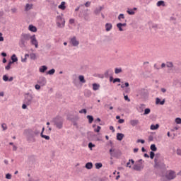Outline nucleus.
<instances>
[{
  "label": "nucleus",
  "mask_w": 181,
  "mask_h": 181,
  "mask_svg": "<svg viewBox=\"0 0 181 181\" xmlns=\"http://www.w3.org/2000/svg\"><path fill=\"white\" fill-rule=\"evenodd\" d=\"M175 122H176V124H181V119H180V117H177L175 119Z\"/></svg>",
  "instance_id": "46"
},
{
  "label": "nucleus",
  "mask_w": 181,
  "mask_h": 181,
  "mask_svg": "<svg viewBox=\"0 0 181 181\" xmlns=\"http://www.w3.org/2000/svg\"><path fill=\"white\" fill-rule=\"evenodd\" d=\"M6 179H12V175L7 173L6 175Z\"/></svg>",
  "instance_id": "48"
},
{
  "label": "nucleus",
  "mask_w": 181,
  "mask_h": 181,
  "mask_svg": "<svg viewBox=\"0 0 181 181\" xmlns=\"http://www.w3.org/2000/svg\"><path fill=\"white\" fill-rule=\"evenodd\" d=\"M117 28H118L119 32H122L124 29H122V23H119L117 24Z\"/></svg>",
  "instance_id": "25"
},
{
  "label": "nucleus",
  "mask_w": 181,
  "mask_h": 181,
  "mask_svg": "<svg viewBox=\"0 0 181 181\" xmlns=\"http://www.w3.org/2000/svg\"><path fill=\"white\" fill-rule=\"evenodd\" d=\"M28 30L35 33L37 32V28H36V27L33 25H30L28 27Z\"/></svg>",
  "instance_id": "10"
},
{
  "label": "nucleus",
  "mask_w": 181,
  "mask_h": 181,
  "mask_svg": "<svg viewBox=\"0 0 181 181\" xmlns=\"http://www.w3.org/2000/svg\"><path fill=\"white\" fill-rule=\"evenodd\" d=\"M125 16H124V14H119L118 16V19L121 20V19H124Z\"/></svg>",
  "instance_id": "49"
},
{
  "label": "nucleus",
  "mask_w": 181,
  "mask_h": 181,
  "mask_svg": "<svg viewBox=\"0 0 181 181\" xmlns=\"http://www.w3.org/2000/svg\"><path fill=\"white\" fill-rule=\"evenodd\" d=\"M166 66L168 68H172L173 67V64L172 62H167Z\"/></svg>",
  "instance_id": "39"
},
{
  "label": "nucleus",
  "mask_w": 181,
  "mask_h": 181,
  "mask_svg": "<svg viewBox=\"0 0 181 181\" xmlns=\"http://www.w3.org/2000/svg\"><path fill=\"white\" fill-rule=\"evenodd\" d=\"M12 64H13V63L9 62L8 64V65L6 66L5 69H6V70H11V67H12Z\"/></svg>",
  "instance_id": "29"
},
{
  "label": "nucleus",
  "mask_w": 181,
  "mask_h": 181,
  "mask_svg": "<svg viewBox=\"0 0 181 181\" xmlns=\"http://www.w3.org/2000/svg\"><path fill=\"white\" fill-rule=\"evenodd\" d=\"M8 81H13V77H10L9 78H8Z\"/></svg>",
  "instance_id": "63"
},
{
  "label": "nucleus",
  "mask_w": 181,
  "mask_h": 181,
  "mask_svg": "<svg viewBox=\"0 0 181 181\" xmlns=\"http://www.w3.org/2000/svg\"><path fill=\"white\" fill-rule=\"evenodd\" d=\"M30 40L31 45L35 46V49H37V47H39V42H37L36 39V35H33Z\"/></svg>",
  "instance_id": "4"
},
{
  "label": "nucleus",
  "mask_w": 181,
  "mask_h": 181,
  "mask_svg": "<svg viewBox=\"0 0 181 181\" xmlns=\"http://www.w3.org/2000/svg\"><path fill=\"white\" fill-rule=\"evenodd\" d=\"M117 141H122V139H124V134L121 133H117Z\"/></svg>",
  "instance_id": "17"
},
{
  "label": "nucleus",
  "mask_w": 181,
  "mask_h": 181,
  "mask_svg": "<svg viewBox=\"0 0 181 181\" xmlns=\"http://www.w3.org/2000/svg\"><path fill=\"white\" fill-rule=\"evenodd\" d=\"M41 136H42V138H45V139H47V141H49V139H50V136L43 135V133H41Z\"/></svg>",
  "instance_id": "37"
},
{
  "label": "nucleus",
  "mask_w": 181,
  "mask_h": 181,
  "mask_svg": "<svg viewBox=\"0 0 181 181\" xmlns=\"http://www.w3.org/2000/svg\"><path fill=\"white\" fill-rule=\"evenodd\" d=\"M47 70V66H42L40 68V73H45V71Z\"/></svg>",
  "instance_id": "21"
},
{
  "label": "nucleus",
  "mask_w": 181,
  "mask_h": 181,
  "mask_svg": "<svg viewBox=\"0 0 181 181\" xmlns=\"http://www.w3.org/2000/svg\"><path fill=\"white\" fill-rule=\"evenodd\" d=\"M57 23L59 28H64V23H66V21H64V18H62V17L59 16L57 17Z\"/></svg>",
  "instance_id": "5"
},
{
  "label": "nucleus",
  "mask_w": 181,
  "mask_h": 181,
  "mask_svg": "<svg viewBox=\"0 0 181 181\" xmlns=\"http://www.w3.org/2000/svg\"><path fill=\"white\" fill-rule=\"evenodd\" d=\"M166 177L167 179H169V180H172L173 179H175V177H176V173H175V172L172 170H170L168 171Z\"/></svg>",
  "instance_id": "6"
},
{
  "label": "nucleus",
  "mask_w": 181,
  "mask_h": 181,
  "mask_svg": "<svg viewBox=\"0 0 181 181\" xmlns=\"http://www.w3.org/2000/svg\"><path fill=\"white\" fill-rule=\"evenodd\" d=\"M33 8V4H27L25 7V11H30Z\"/></svg>",
  "instance_id": "16"
},
{
  "label": "nucleus",
  "mask_w": 181,
  "mask_h": 181,
  "mask_svg": "<svg viewBox=\"0 0 181 181\" xmlns=\"http://www.w3.org/2000/svg\"><path fill=\"white\" fill-rule=\"evenodd\" d=\"M103 8L100 7V8H96L95 11H94V13L95 15H98V13H100V12H101Z\"/></svg>",
  "instance_id": "33"
},
{
  "label": "nucleus",
  "mask_w": 181,
  "mask_h": 181,
  "mask_svg": "<svg viewBox=\"0 0 181 181\" xmlns=\"http://www.w3.org/2000/svg\"><path fill=\"white\" fill-rule=\"evenodd\" d=\"M156 104H160V105H163L165 104V99L160 101L159 98L156 99Z\"/></svg>",
  "instance_id": "15"
},
{
  "label": "nucleus",
  "mask_w": 181,
  "mask_h": 181,
  "mask_svg": "<svg viewBox=\"0 0 181 181\" xmlns=\"http://www.w3.org/2000/svg\"><path fill=\"white\" fill-rule=\"evenodd\" d=\"M137 142L139 143L141 142V144H145V140H142V139H138Z\"/></svg>",
  "instance_id": "57"
},
{
  "label": "nucleus",
  "mask_w": 181,
  "mask_h": 181,
  "mask_svg": "<svg viewBox=\"0 0 181 181\" xmlns=\"http://www.w3.org/2000/svg\"><path fill=\"white\" fill-rule=\"evenodd\" d=\"M79 81H81V83H86V79H84V76L83 75H80L78 76Z\"/></svg>",
  "instance_id": "28"
},
{
  "label": "nucleus",
  "mask_w": 181,
  "mask_h": 181,
  "mask_svg": "<svg viewBox=\"0 0 181 181\" xmlns=\"http://www.w3.org/2000/svg\"><path fill=\"white\" fill-rule=\"evenodd\" d=\"M0 42H4V37H2V33H0Z\"/></svg>",
  "instance_id": "58"
},
{
  "label": "nucleus",
  "mask_w": 181,
  "mask_h": 181,
  "mask_svg": "<svg viewBox=\"0 0 181 181\" xmlns=\"http://www.w3.org/2000/svg\"><path fill=\"white\" fill-rule=\"evenodd\" d=\"M55 71H56V70H54V69H52L47 72V74H49V76H52V75L54 74Z\"/></svg>",
  "instance_id": "36"
},
{
  "label": "nucleus",
  "mask_w": 181,
  "mask_h": 181,
  "mask_svg": "<svg viewBox=\"0 0 181 181\" xmlns=\"http://www.w3.org/2000/svg\"><path fill=\"white\" fill-rule=\"evenodd\" d=\"M136 9L137 8L136 7H134L133 9L128 8L127 12L129 15H135V11H136Z\"/></svg>",
  "instance_id": "12"
},
{
  "label": "nucleus",
  "mask_w": 181,
  "mask_h": 181,
  "mask_svg": "<svg viewBox=\"0 0 181 181\" xmlns=\"http://www.w3.org/2000/svg\"><path fill=\"white\" fill-rule=\"evenodd\" d=\"M39 84H41V86H46V78H40L38 80Z\"/></svg>",
  "instance_id": "11"
},
{
  "label": "nucleus",
  "mask_w": 181,
  "mask_h": 181,
  "mask_svg": "<svg viewBox=\"0 0 181 181\" xmlns=\"http://www.w3.org/2000/svg\"><path fill=\"white\" fill-rule=\"evenodd\" d=\"M100 88V85L97 84V83H93V90L94 91H97V90H98Z\"/></svg>",
  "instance_id": "20"
},
{
  "label": "nucleus",
  "mask_w": 181,
  "mask_h": 181,
  "mask_svg": "<svg viewBox=\"0 0 181 181\" xmlns=\"http://www.w3.org/2000/svg\"><path fill=\"white\" fill-rule=\"evenodd\" d=\"M11 60L12 61H10V62L11 63H16V62H18V57H16V54H13L11 56Z\"/></svg>",
  "instance_id": "18"
},
{
  "label": "nucleus",
  "mask_w": 181,
  "mask_h": 181,
  "mask_svg": "<svg viewBox=\"0 0 181 181\" xmlns=\"http://www.w3.org/2000/svg\"><path fill=\"white\" fill-rule=\"evenodd\" d=\"M130 124L132 125V127H136V125H138V124H139V120L138 119H132L130 120Z\"/></svg>",
  "instance_id": "9"
},
{
  "label": "nucleus",
  "mask_w": 181,
  "mask_h": 181,
  "mask_svg": "<svg viewBox=\"0 0 181 181\" xmlns=\"http://www.w3.org/2000/svg\"><path fill=\"white\" fill-rule=\"evenodd\" d=\"M158 129H159V124H151L150 127V129H151V131H155Z\"/></svg>",
  "instance_id": "13"
},
{
  "label": "nucleus",
  "mask_w": 181,
  "mask_h": 181,
  "mask_svg": "<svg viewBox=\"0 0 181 181\" xmlns=\"http://www.w3.org/2000/svg\"><path fill=\"white\" fill-rule=\"evenodd\" d=\"M159 156H160V154H156V157H155V159H154V162H155L156 165H158V162L159 160Z\"/></svg>",
  "instance_id": "31"
},
{
  "label": "nucleus",
  "mask_w": 181,
  "mask_h": 181,
  "mask_svg": "<svg viewBox=\"0 0 181 181\" xmlns=\"http://www.w3.org/2000/svg\"><path fill=\"white\" fill-rule=\"evenodd\" d=\"M90 5H91V2H90V1H87L85 4V6H86V8H88V6H90Z\"/></svg>",
  "instance_id": "54"
},
{
  "label": "nucleus",
  "mask_w": 181,
  "mask_h": 181,
  "mask_svg": "<svg viewBox=\"0 0 181 181\" xmlns=\"http://www.w3.org/2000/svg\"><path fill=\"white\" fill-rule=\"evenodd\" d=\"M74 22H75V21H74V18H71V19H69V23H70L71 25L74 24Z\"/></svg>",
  "instance_id": "53"
},
{
  "label": "nucleus",
  "mask_w": 181,
  "mask_h": 181,
  "mask_svg": "<svg viewBox=\"0 0 181 181\" xmlns=\"http://www.w3.org/2000/svg\"><path fill=\"white\" fill-rule=\"evenodd\" d=\"M25 58L24 59H22L21 62H26V57H29V54H25Z\"/></svg>",
  "instance_id": "55"
},
{
  "label": "nucleus",
  "mask_w": 181,
  "mask_h": 181,
  "mask_svg": "<svg viewBox=\"0 0 181 181\" xmlns=\"http://www.w3.org/2000/svg\"><path fill=\"white\" fill-rule=\"evenodd\" d=\"M165 6V1H159L157 2V6Z\"/></svg>",
  "instance_id": "32"
},
{
  "label": "nucleus",
  "mask_w": 181,
  "mask_h": 181,
  "mask_svg": "<svg viewBox=\"0 0 181 181\" xmlns=\"http://www.w3.org/2000/svg\"><path fill=\"white\" fill-rule=\"evenodd\" d=\"M86 169H93V163H87L86 164Z\"/></svg>",
  "instance_id": "23"
},
{
  "label": "nucleus",
  "mask_w": 181,
  "mask_h": 181,
  "mask_svg": "<svg viewBox=\"0 0 181 181\" xmlns=\"http://www.w3.org/2000/svg\"><path fill=\"white\" fill-rule=\"evenodd\" d=\"M86 118L88 119L89 124H93V122L94 121V117L91 115H88Z\"/></svg>",
  "instance_id": "19"
},
{
  "label": "nucleus",
  "mask_w": 181,
  "mask_h": 181,
  "mask_svg": "<svg viewBox=\"0 0 181 181\" xmlns=\"http://www.w3.org/2000/svg\"><path fill=\"white\" fill-rule=\"evenodd\" d=\"M150 149L153 152H156V151H158V148H156V146L155 144H151Z\"/></svg>",
  "instance_id": "22"
},
{
  "label": "nucleus",
  "mask_w": 181,
  "mask_h": 181,
  "mask_svg": "<svg viewBox=\"0 0 181 181\" xmlns=\"http://www.w3.org/2000/svg\"><path fill=\"white\" fill-rule=\"evenodd\" d=\"M95 145L93 144V143L88 144V148H90V151H93V148H95Z\"/></svg>",
  "instance_id": "38"
},
{
  "label": "nucleus",
  "mask_w": 181,
  "mask_h": 181,
  "mask_svg": "<svg viewBox=\"0 0 181 181\" xmlns=\"http://www.w3.org/2000/svg\"><path fill=\"white\" fill-rule=\"evenodd\" d=\"M33 100V95L27 93L25 95L24 104L26 105H30L32 100Z\"/></svg>",
  "instance_id": "2"
},
{
  "label": "nucleus",
  "mask_w": 181,
  "mask_h": 181,
  "mask_svg": "<svg viewBox=\"0 0 181 181\" xmlns=\"http://www.w3.org/2000/svg\"><path fill=\"white\" fill-rule=\"evenodd\" d=\"M124 100L126 101H128V103H129L131 101V99H129V98H128V95H124Z\"/></svg>",
  "instance_id": "51"
},
{
  "label": "nucleus",
  "mask_w": 181,
  "mask_h": 181,
  "mask_svg": "<svg viewBox=\"0 0 181 181\" xmlns=\"http://www.w3.org/2000/svg\"><path fill=\"white\" fill-rule=\"evenodd\" d=\"M124 87H129V83L128 82L124 83V85H121V88H124Z\"/></svg>",
  "instance_id": "42"
},
{
  "label": "nucleus",
  "mask_w": 181,
  "mask_h": 181,
  "mask_svg": "<svg viewBox=\"0 0 181 181\" xmlns=\"http://www.w3.org/2000/svg\"><path fill=\"white\" fill-rule=\"evenodd\" d=\"M113 83H121V79L119 78H116L113 80Z\"/></svg>",
  "instance_id": "40"
},
{
  "label": "nucleus",
  "mask_w": 181,
  "mask_h": 181,
  "mask_svg": "<svg viewBox=\"0 0 181 181\" xmlns=\"http://www.w3.org/2000/svg\"><path fill=\"white\" fill-rule=\"evenodd\" d=\"M101 131V127L98 126L96 129H94V132H100Z\"/></svg>",
  "instance_id": "41"
},
{
  "label": "nucleus",
  "mask_w": 181,
  "mask_h": 181,
  "mask_svg": "<svg viewBox=\"0 0 181 181\" xmlns=\"http://www.w3.org/2000/svg\"><path fill=\"white\" fill-rule=\"evenodd\" d=\"M59 9H62V11H64L66 9V2L62 1L61 4L58 6Z\"/></svg>",
  "instance_id": "14"
},
{
  "label": "nucleus",
  "mask_w": 181,
  "mask_h": 181,
  "mask_svg": "<svg viewBox=\"0 0 181 181\" xmlns=\"http://www.w3.org/2000/svg\"><path fill=\"white\" fill-rule=\"evenodd\" d=\"M27 107H28V105H26V103H24V104H23V105H22L23 110H26Z\"/></svg>",
  "instance_id": "56"
},
{
  "label": "nucleus",
  "mask_w": 181,
  "mask_h": 181,
  "mask_svg": "<svg viewBox=\"0 0 181 181\" xmlns=\"http://www.w3.org/2000/svg\"><path fill=\"white\" fill-rule=\"evenodd\" d=\"M151 113V109L149 108H146L144 110V115H148V114H150Z\"/></svg>",
  "instance_id": "35"
},
{
  "label": "nucleus",
  "mask_w": 181,
  "mask_h": 181,
  "mask_svg": "<svg viewBox=\"0 0 181 181\" xmlns=\"http://www.w3.org/2000/svg\"><path fill=\"white\" fill-rule=\"evenodd\" d=\"M32 37V35L30 34H22L20 43L21 45H23V46H25V43L28 42V40H30V38Z\"/></svg>",
  "instance_id": "1"
},
{
  "label": "nucleus",
  "mask_w": 181,
  "mask_h": 181,
  "mask_svg": "<svg viewBox=\"0 0 181 181\" xmlns=\"http://www.w3.org/2000/svg\"><path fill=\"white\" fill-rule=\"evenodd\" d=\"M105 28L106 32H110V30H111V29H112V24H111L110 23H107L105 25Z\"/></svg>",
  "instance_id": "8"
},
{
  "label": "nucleus",
  "mask_w": 181,
  "mask_h": 181,
  "mask_svg": "<svg viewBox=\"0 0 181 181\" xmlns=\"http://www.w3.org/2000/svg\"><path fill=\"white\" fill-rule=\"evenodd\" d=\"M177 155H178L179 156H181V149L180 148L177 149Z\"/></svg>",
  "instance_id": "50"
},
{
  "label": "nucleus",
  "mask_w": 181,
  "mask_h": 181,
  "mask_svg": "<svg viewBox=\"0 0 181 181\" xmlns=\"http://www.w3.org/2000/svg\"><path fill=\"white\" fill-rule=\"evenodd\" d=\"M80 114H87V110L86 109H82L79 111Z\"/></svg>",
  "instance_id": "43"
},
{
  "label": "nucleus",
  "mask_w": 181,
  "mask_h": 181,
  "mask_svg": "<svg viewBox=\"0 0 181 181\" xmlns=\"http://www.w3.org/2000/svg\"><path fill=\"white\" fill-rule=\"evenodd\" d=\"M18 147L15 145H13V151H17Z\"/></svg>",
  "instance_id": "61"
},
{
  "label": "nucleus",
  "mask_w": 181,
  "mask_h": 181,
  "mask_svg": "<svg viewBox=\"0 0 181 181\" xmlns=\"http://www.w3.org/2000/svg\"><path fill=\"white\" fill-rule=\"evenodd\" d=\"M131 162H132V165H134V163H135V161H134V160H129V162L127 163V168H131Z\"/></svg>",
  "instance_id": "27"
},
{
  "label": "nucleus",
  "mask_w": 181,
  "mask_h": 181,
  "mask_svg": "<svg viewBox=\"0 0 181 181\" xmlns=\"http://www.w3.org/2000/svg\"><path fill=\"white\" fill-rule=\"evenodd\" d=\"M95 166L96 169H100V168H103V163H96L95 164Z\"/></svg>",
  "instance_id": "30"
},
{
  "label": "nucleus",
  "mask_w": 181,
  "mask_h": 181,
  "mask_svg": "<svg viewBox=\"0 0 181 181\" xmlns=\"http://www.w3.org/2000/svg\"><path fill=\"white\" fill-rule=\"evenodd\" d=\"M17 9L16 8L11 9V12L13 13H15L16 12Z\"/></svg>",
  "instance_id": "62"
},
{
  "label": "nucleus",
  "mask_w": 181,
  "mask_h": 181,
  "mask_svg": "<svg viewBox=\"0 0 181 181\" xmlns=\"http://www.w3.org/2000/svg\"><path fill=\"white\" fill-rule=\"evenodd\" d=\"M119 124H124L125 122V120L124 119H119L118 120Z\"/></svg>",
  "instance_id": "52"
},
{
  "label": "nucleus",
  "mask_w": 181,
  "mask_h": 181,
  "mask_svg": "<svg viewBox=\"0 0 181 181\" xmlns=\"http://www.w3.org/2000/svg\"><path fill=\"white\" fill-rule=\"evenodd\" d=\"M115 74H119V73H122V69L121 68H116L115 69Z\"/></svg>",
  "instance_id": "26"
},
{
  "label": "nucleus",
  "mask_w": 181,
  "mask_h": 181,
  "mask_svg": "<svg viewBox=\"0 0 181 181\" xmlns=\"http://www.w3.org/2000/svg\"><path fill=\"white\" fill-rule=\"evenodd\" d=\"M35 90H40V86H39V84L35 85Z\"/></svg>",
  "instance_id": "60"
},
{
  "label": "nucleus",
  "mask_w": 181,
  "mask_h": 181,
  "mask_svg": "<svg viewBox=\"0 0 181 181\" xmlns=\"http://www.w3.org/2000/svg\"><path fill=\"white\" fill-rule=\"evenodd\" d=\"M133 168L134 169V170H141V169H142V166H141L140 165H134Z\"/></svg>",
  "instance_id": "24"
},
{
  "label": "nucleus",
  "mask_w": 181,
  "mask_h": 181,
  "mask_svg": "<svg viewBox=\"0 0 181 181\" xmlns=\"http://www.w3.org/2000/svg\"><path fill=\"white\" fill-rule=\"evenodd\" d=\"M69 43H71V45H72V46H75V47L80 45V42H78V40H77V38H76V37H73L72 38H71Z\"/></svg>",
  "instance_id": "7"
},
{
  "label": "nucleus",
  "mask_w": 181,
  "mask_h": 181,
  "mask_svg": "<svg viewBox=\"0 0 181 181\" xmlns=\"http://www.w3.org/2000/svg\"><path fill=\"white\" fill-rule=\"evenodd\" d=\"M54 125L58 128V129H62L63 128V119L62 118L57 117L54 120Z\"/></svg>",
  "instance_id": "3"
},
{
  "label": "nucleus",
  "mask_w": 181,
  "mask_h": 181,
  "mask_svg": "<svg viewBox=\"0 0 181 181\" xmlns=\"http://www.w3.org/2000/svg\"><path fill=\"white\" fill-rule=\"evenodd\" d=\"M150 158L151 159H153V158H155V153H153V151L150 152Z\"/></svg>",
  "instance_id": "45"
},
{
  "label": "nucleus",
  "mask_w": 181,
  "mask_h": 181,
  "mask_svg": "<svg viewBox=\"0 0 181 181\" xmlns=\"http://www.w3.org/2000/svg\"><path fill=\"white\" fill-rule=\"evenodd\" d=\"M161 91L162 93H165L166 91V89H165V88H161Z\"/></svg>",
  "instance_id": "64"
},
{
  "label": "nucleus",
  "mask_w": 181,
  "mask_h": 181,
  "mask_svg": "<svg viewBox=\"0 0 181 181\" xmlns=\"http://www.w3.org/2000/svg\"><path fill=\"white\" fill-rule=\"evenodd\" d=\"M3 80H4V81H8L9 78L8 77V76L4 75V76H3Z\"/></svg>",
  "instance_id": "44"
},
{
  "label": "nucleus",
  "mask_w": 181,
  "mask_h": 181,
  "mask_svg": "<svg viewBox=\"0 0 181 181\" xmlns=\"http://www.w3.org/2000/svg\"><path fill=\"white\" fill-rule=\"evenodd\" d=\"M1 127H2L4 131H6V129H8V127H6V124H5V123H3L1 124Z\"/></svg>",
  "instance_id": "47"
},
{
  "label": "nucleus",
  "mask_w": 181,
  "mask_h": 181,
  "mask_svg": "<svg viewBox=\"0 0 181 181\" xmlns=\"http://www.w3.org/2000/svg\"><path fill=\"white\" fill-rule=\"evenodd\" d=\"M30 57L32 60H36V54H35V53L30 54Z\"/></svg>",
  "instance_id": "34"
},
{
  "label": "nucleus",
  "mask_w": 181,
  "mask_h": 181,
  "mask_svg": "<svg viewBox=\"0 0 181 181\" xmlns=\"http://www.w3.org/2000/svg\"><path fill=\"white\" fill-rule=\"evenodd\" d=\"M110 131H112V132H115V129H114V127L110 126Z\"/></svg>",
  "instance_id": "59"
}]
</instances>
